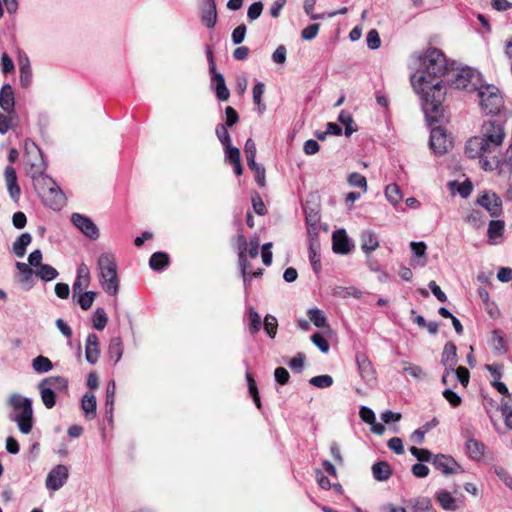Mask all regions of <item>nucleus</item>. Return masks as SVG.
Instances as JSON below:
<instances>
[{
  "mask_svg": "<svg viewBox=\"0 0 512 512\" xmlns=\"http://www.w3.org/2000/svg\"><path fill=\"white\" fill-rule=\"evenodd\" d=\"M416 72L411 77L415 91L422 99V109L430 125L442 117V102L446 90L442 77L454 70L455 62L448 63L442 51L429 48L425 53L412 55Z\"/></svg>",
  "mask_w": 512,
  "mask_h": 512,
  "instance_id": "1",
  "label": "nucleus"
},
{
  "mask_svg": "<svg viewBox=\"0 0 512 512\" xmlns=\"http://www.w3.org/2000/svg\"><path fill=\"white\" fill-rule=\"evenodd\" d=\"M505 130L500 120L491 119L481 125L479 135L471 137L465 144L468 158L479 159L483 170H498L499 174H510L512 162L509 155L501 153Z\"/></svg>",
  "mask_w": 512,
  "mask_h": 512,
  "instance_id": "2",
  "label": "nucleus"
},
{
  "mask_svg": "<svg viewBox=\"0 0 512 512\" xmlns=\"http://www.w3.org/2000/svg\"><path fill=\"white\" fill-rule=\"evenodd\" d=\"M25 151L28 156L27 164L29 165L27 174L32 178L34 190L40 197L50 187H54L56 182L51 177L44 174L46 163L39 147L36 146L34 142H26Z\"/></svg>",
  "mask_w": 512,
  "mask_h": 512,
  "instance_id": "3",
  "label": "nucleus"
},
{
  "mask_svg": "<svg viewBox=\"0 0 512 512\" xmlns=\"http://www.w3.org/2000/svg\"><path fill=\"white\" fill-rule=\"evenodd\" d=\"M8 404L12 408L9 419L16 422L21 433L29 434L34 423L32 400L18 393H13L8 399Z\"/></svg>",
  "mask_w": 512,
  "mask_h": 512,
  "instance_id": "4",
  "label": "nucleus"
},
{
  "mask_svg": "<svg viewBox=\"0 0 512 512\" xmlns=\"http://www.w3.org/2000/svg\"><path fill=\"white\" fill-rule=\"evenodd\" d=\"M99 280L103 290L109 295H116L119 291L117 265L113 254L102 253L97 261Z\"/></svg>",
  "mask_w": 512,
  "mask_h": 512,
  "instance_id": "5",
  "label": "nucleus"
},
{
  "mask_svg": "<svg viewBox=\"0 0 512 512\" xmlns=\"http://www.w3.org/2000/svg\"><path fill=\"white\" fill-rule=\"evenodd\" d=\"M38 388L44 406L52 409L56 404V391L67 390L68 380L62 376L46 377L39 382Z\"/></svg>",
  "mask_w": 512,
  "mask_h": 512,
  "instance_id": "6",
  "label": "nucleus"
},
{
  "mask_svg": "<svg viewBox=\"0 0 512 512\" xmlns=\"http://www.w3.org/2000/svg\"><path fill=\"white\" fill-rule=\"evenodd\" d=\"M477 91L480 106L487 114H496L503 106V98L499 89L491 84H482L474 90Z\"/></svg>",
  "mask_w": 512,
  "mask_h": 512,
  "instance_id": "7",
  "label": "nucleus"
},
{
  "mask_svg": "<svg viewBox=\"0 0 512 512\" xmlns=\"http://www.w3.org/2000/svg\"><path fill=\"white\" fill-rule=\"evenodd\" d=\"M482 82L481 74L470 67L457 69L452 85L457 89L474 91Z\"/></svg>",
  "mask_w": 512,
  "mask_h": 512,
  "instance_id": "8",
  "label": "nucleus"
},
{
  "mask_svg": "<svg viewBox=\"0 0 512 512\" xmlns=\"http://www.w3.org/2000/svg\"><path fill=\"white\" fill-rule=\"evenodd\" d=\"M492 386L504 396L501 402V413L506 427L512 429V396L503 382L494 381Z\"/></svg>",
  "mask_w": 512,
  "mask_h": 512,
  "instance_id": "9",
  "label": "nucleus"
},
{
  "mask_svg": "<svg viewBox=\"0 0 512 512\" xmlns=\"http://www.w3.org/2000/svg\"><path fill=\"white\" fill-rule=\"evenodd\" d=\"M477 204L482 206L491 217H498L502 213V200L494 192H485L480 195Z\"/></svg>",
  "mask_w": 512,
  "mask_h": 512,
  "instance_id": "10",
  "label": "nucleus"
},
{
  "mask_svg": "<svg viewBox=\"0 0 512 512\" xmlns=\"http://www.w3.org/2000/svg\"><path fill=\"white\" fill-rule=\"evenodd\" d=\"M69 471L65 465L55 466L47 475L46 487L49 490H59L68 480Z\"/></svg>",
  "mask_w": 512,
  "mask_h": 512,
  "instance_id": "11",
  "label": "nucleus"
},
{
  "mask_svg": "<svg viewBox=\"0 0 512 512\" xmlns=\"http://www.w3.org/2000/svg\"><path fill=\"white\" fill-rule=\"evenodd\" d=\"M430 148L439 155L444 154L450 141L445 130L441 126L432 127L429 139Z\"/></svg>",
  "mask_w": 512,
  "mask_h": 512,
  "instance_id": "12",
  "label": "nucleus"
},
{
  "mask_svg": "<svg viewBox=\"0 0 512 512\" xmlns=\"http://www.w3.org/2000/svg\"><path fill=\"white\" fill-rule=\"evenodd\" d=\"M247 240L244 235L239 234L237 236V249H238V257H239V266L240 271L243 277L244 286L247 289L249 284L248 275H250V264L247 260Z\"/></svg>",
  "mask_w": 512,
  "mask_h": 512,
  "instance_id": "13",
  "label": "nucleus"
},
{
  "mask_svg": "<svg viewBox=\"0 0 512 512\" xmlns=\"http://www.w3.org/2000/svg\"><path fill=\"white\" fill-rule=\"evenodd\" d=\"M40 198L45 206L53 210H60L66 202L64 193L56 183L54 187H50Z\"/></svg>",
  "mask_w": 512,
  "mask_h": 512,
  "instance_id": "14",
  "label": "nucleus"
},
{
  "mask_svg": "<svg viewBox=\"0 0 512 512\" xmlns=\"http://www.w3.org/2000/svg\"><path fill=\"white\" fill-rule=\"evenodd\" d=\"M432 465L436 470L445 475H451L462 471L461 466L451 456L437 454L433 457Z\"/></svg>",
  "mask_w": 512,
  "mask_h": 512,
  "instance_id": "15",
  "label": "nucleus"
},
{
  "mask_svg": "<svg viewBox=\"0 0 512 512\" xmlns=\"http://www.w3.org/2000/svg\"><path fill=\"white\" fill-rule=\"evenodd\" d=\"M71 221L85 236L91 239H97L99 237V230L90 218L79 213H73Z\"/></svg>",
  "mask_w": 512,
  "mask_h": 512,
  "instance_id": "16",
  "label": "nucleus"
},
{
  "mask_svg": "<svg viewBox=\"0 0 512 512\" xmlns=\"http://www.w3.org/2000/svg\"><path fill=\"white\" fill-rule=\"evenodd\" d=\"M4 180L9 197L14 203H18L21 197V188L17 181V173L13 166L8 165L4 170Z\"/></svg>",
  "mask_w": 512,
  "mask_h": 512,
  "instance_id": "17",
  "label": "nucleus"
},
{
  "mask_svg": "<svg viewBox=\"0 0 512 512\" xmlns=\"http://www.w3.org/2000/svg\"><path fill=\"white\" fill-rule=\"evenodd\" d=\"M356 361L359 369L360 377L370 386H373L376 382V372L372 366V363L366 357L365 354H357Z\"/></svg>",
  "mask_w": 512,
  "mask_h": 512,
  "instance_id": "18",
  "label": "nucleus"
},
{
  "mask_svg": "<svg viewBox=\"0 0 512 512\" xmlns=\"http://www.w3.org/2000/svg\"><path fill=\"white\" fill-rule=\"evenodd\" d=\"M332 248L337 254H348L351 251L350 241L344 229L336 230L332 235Z\"/></svg>",
  "mask_w": 512,
  "mask_h": 512,
  "instance_id": "19",
  "label": "nucleus"
},
{
  "mask_svg": "<svg viewBox=\"0 0 512 512\" xmlns=\"http://www.w3.org/2000/svg\"><path fill=\"white\" fill-rule=\"evenodd\" d=\"M217 20L216 4L214 0H203L201 21L207 29H212Z\"/></svg>",
  "mask_w": 512,
  "mask_h": 512,
  "instance_id": "20",
  "label": "nucleus"
},
{
  "mask_svg": "<svg viewBox=\"0 0 512 512\" xmlns=\"http://www.w3.org/2000/svg\"><path fill=\"white\" fill-rule=\"evenodd\" d=\"M99 356H100V348H99L98 336L94 333H90L87 336L86 345H85L86 360L91 364H95L98 361Z\"/></svg>",
  "mask_w": 512,
  "mask_h": 512,
  "instance_id": "21",
  "label": "nucleus"
},
{
  "mask_svg": "<svg viewBox=\"0 0 512 512\" xmlns=\"http://www.w3.org/2000/svg\"><path fill=\"white\" fill-rule=\"evenodd\" d=\"M0 107L8 114L15 110V98L10 84H4L0 89Z\"/></svg>",
  "mask_w": 512,
  "mask_h": 512,
  "instance_id": "22",
  "label": "nucleus"
},
{
  "mask_svg": "<svg viewBox=\"0 0 512 512\" xmlns=\"http://www.w3.org/2000/svg\"><path fill=\"white\" fill-rule=\"evenodd\" d=\"M435 498L440 507L445 511H456L460 507L457 499L447 490H439L435 494Z\"/></svg>",
  "mask_w": 512,
  "mask_h": 512,
  "instance_id": "23",
  "label": "nucleus"
},
{
  "mask_svg": "<svg viewBox=\"0 0 512 512\" xmlns=\"http://www.w3.org/2000/svg\"><path fill=\"white\" fill-rule=\"evenodd\" d=\"M441 363L445 369L454 371V367H456L457 364L456 345L454 343L448 342L445 344Z\"/></svg>",
  "mask_w": 512,
  "mask_h": 512,
  "instance_id": "24",
  "label": "nucleus"
},
{
  "mask_svg": "<svg viewBox=\"0 0 512 512\" xmlns=\"http://www.w3.org/2000/svg\"><path fill=\"white\" fill-rule=\"evenodd\" d=\"M361 248L369 254L379 247V241L376 234L373 231L366 230L361 233Z\"/></svg>",
  "mask_w": 512,
  "mask_h": 512,
  "instance_id": "25",
  "label": "nucleus"
},
{
  "mask_svg": "<svg viewBox=\"0 0 512 512\" xmlns=\"http://www.w3.org/2000/svg\"><path fill=\"white\" fill-rule=\"evenodd\" d=\"M90 275L86 265L82 264L78 268V275L76 281L73 283V299H76L77 293L82 292L83 286L89 283Z\"/></svg>",
  "mask_w": 512,
  "mask_h": 512,
  "instance_id": "26",
  "label": "nucleus"
},
{
  "mask_svg": "<svg viewBox=\"0 0 512 512\" xmlns=\"http://www.w3.org/2000/svg\"><path fill=\"white\" fill-rule=\"evenodd\" d=\"M81 407L86 418L93 419L96 416L97 402L93 393H85L82 397Z\"/></svg>",
  "mask_w": 512,
  "mask_h": 512,
  "instance_id": "27",
  "label": "nucleus"
},
{
  "mask_svg": "<svg viewBox=\"0 0 512 512\" xmlns=\"http://www.w3.org/2000/svg\"><path fill=\"white\" fill-rule=\"evenodd\" d=\"M372 474L377 481H386L390 478L392 471L386 461H379L373 464Z\"/></svg>",
  "mask_w": 512,
  "mask_h": 512,
  "instance_id": "28",
  "label": "nucleus"
},
{
  "mask_svg": "<svg viewBox=\"0 0 512 512\" xmlns=\"http://www.w3.org/2000/svg\"><path fill=\"white\" fill-rule=\"evenodd\" d=\"M465 449L468 456L473 460H480L483 457L484 445L475 439H467Z\"/></svg>",
  "mask_w": 512,
  "mask_h": 512,
  "instance_id": "29",
  "label": "nucleus"
},
{
  "mask_svg": "<svg viewBox=\"0 0 512 512\" xmlns=\"http://www.w3.org/2000/svg\"><path fill=\"white\" fill-rule=\"evenodd\" d=\"M32 236L29 233H22L13 243V252L17 257H23L26 253L27 246L31 243Z\"/></svg>",
  "mask_w": 512,
  "mask_h": 512,
  "instance_id": "30",
  "label": "nucleus"
},
{
  "mask_svg": "<svg viewBox=\"0 0 512 512\" xmlns=\"http://www.w3.org/2000/svg\"><path fill=\"white\" fill-rule=\"evenodd\" d=\"M19 71L21 86L24 88L29 87L32 82V70L27 57L24 60H20Z\"/></svg>",
  "mask_w": 512,
  "mask_h": 512,
  "instance_id": "31",
  "label": "nucleus"
},
{
  "mask_svg": "<svg viewBox=\"0 0 512 512\" xmlns=\"http://www.w3.org/2000/svg\"><path fill=\"white\" fill-rule=\"evenodd\" d=\"M410 512H436L428 497H418L410 502Z\"/></svg>",
  "mask_w": 512,
  "mask_h": 512,
  "instance_id": "32",
  "label": "nucleus"
},
{
  "mask_svg": "<svg viewBox=\"0 0 512 512\" xmlns=\"http://www.w3.org/2000/svg\"><path fill=\"white\" fill-rule=\"evenodd\" d=\"M169 264V256L164 252H155L151 255L149 265L152 270L159 271Z\"/></svg>",
  "mask_w": 512,
  "mask_h": 512,
  "instance_id": "33",
  "label": "nucleus"
},
{
  "mask_svg": "<svg viewBox=\"0 0 512 512\" xmlns=\"http://www.w3.org/2000/svg\"><path fill=\"white\" fill-rule=\"evenodd\" d=\"M309 259L311 262L312 269L315 273H319L321 270L320 263V243H316L315 241L309 243Z\"/></svg>",
  "mask_w": 512,
  "mask_h": 512,
  "instance_id": "34",
  "label": "nucleus"
},
{
  "mask_svg": "<svg viewBox=\"0 0 512 512\" xmlns=\"http://www.w3.org/2000/svg\"><path fill=\"white\" fill-rule=\"evenodd\" d=\"M309 320L318 328L327 326V317L325 313L318 308H311L307 311Z\"/></svg>",
  "mask_w": 512,
  "mask_h": 512,
  "instance_id": "35",
  "label": "nucleus"
},
{
  "mask_svg": "<svg viewBox=\"0 0 512 512\" xmlns=\"http://www.w3.org/2000/svg\"><path fill=\"white\" fill-rule=\"evenodd\" d=\"M206 56L209 63V72L211 76V85H214L215 83L219 82L220 80L224 79V76L216 71V65L214 62L213 53L211 50L210 45L206 46Z\"/></svg>",
  "mask_w": 512,
  "mask_h": 512,
  "instance_id": "36",
  "label": "nucleus"
},
{
  "mask_svg": "<svg viewBox=\"0 0 512 512\" xmlns=\"http://www.w3.org/2000/svg\"><path fill=\"white\" fill-rule=\"evenodd\" d=\"M35 275L43 281H51L58 277V271L49 264H42L35 271Z\"/></svg>",
  "mask_w": 512,
  "mask_h": 512,
  "instance_id": "37",
  "label": "nucleus"
},
{
  "mask_svg": "<svg viewBox=\"0 0 512 512\" xmlns=\"http://www.w3.org/2000/svg\"><path fill=\"white\" fill-rule=\"evenodd\" d=\"M490 344L497 352L504 353L507 350L504 333L501 330L495 329L492 331Z\"/></svg>",
  "mask_w": 512,
  "mask_h": 512,
  "instance_id": "38",
  "label": "nucleus"
},
{
  "mask_svg": "<svg viewBox=\"0 0 512 512\" xmlns=\"http://www.w3.org/2000/svg\"><path fill=\"white\" fill-rule=\"evenodd\" d=\"M116 393V385L114 381H110L106 388V400H105V408L106 413L109 419L112 418L113 407H114V399Z\"/></svg>",
  "mask_w": 512,
  "mask_h": 512,
  "instance_id": "39",
  "label": "nucleus"
},
{
  "mask_svg": "<svg viewBox=\"0 0 512 512\" xmlns=\"http://www.w3.org/2000/svg\"><path fill=\"white\" fill-rule=\"evenodd\" d=\"M96 297V293L93 291H86L77 293L76 299H73L83 310L91 308Z\"/></svg>",
  "mask_w": 512,
  "mask_h": 512,
  "instance_id": "40",
  "label": "nucleus"
},
{
  "mask_svg": "<svg viewBox=\"0 0 512 512\" xmlns=\"http://www.w3.org/2000/svg\"><path fill=\"white\" fill-rule=\"evenodd\" d=\"M305 220L307 226L320 225V213L318 207H310L308 204L304 206Z\"/></svg>",
  "mask_w": 512,
  "mask_h": 512,
  "instance_id": "41",
  "label": "nucleus"
},
{
  "mask_svg": "<svg viewBox=\"0 0 512 512\" xmlns=\"http://www.w3.org/2000/svg\"><path fill=\"white\" fill-rule=\"evenodd\" d=\"M505 222L503 220H491L488 225V237L495 240L503 235Z\"/></svg>",
  "mask_w": 512,
  "mask_h": 512,
  "instance_id": "42",
  "label": "nucleus"
},
{
  "mask_svg": "<svg viewBox=\"0 0 512 512\" xmlns=\"http://www.w3.org/2000/svg\"><path fill=\"white\" fill-rule=\"evenodd\" d=\"M32 367L37 373H46L52 369L53 364L47 357L39 355L32 360Z\"/></svg>",
  "mask_w": 512,
  "mask_h": 512,
  "instance_id": "43",
  "label": "nucleus"
},
{
  "mask_svg": "<svg viewBox=\"0 0 512 512\" xmlns=\"http://www.w3.org/2000/svg\"><path fill=\"white\" fill-rule=\"evenodd\" d=\"M411 250L413 254L418 258L417 262L420 266H424L426 264V249L427 246L424 242H411L410 243Z\"/></svg>",
  "mask_w": 512,
  "mask_h": 512,
  "instance_id": "44",
  "label": "nucleus"
},
{
  "mask_svg": "<svg viewBox=\"0 0 512 512\" xmlns=\"http://www.w3.org/2000/svg\"><path fill=\"white\" fill-rule=\"evenodd\" d=\"M333 295L339 298H348V297H354L359 298L361 296V291L357 288L350 286V287H343V286H337L333 289Z\"/></svg>",
  "mask_w": 512,
  "mask_h": 512,
  "instance_id": "45",
  "label": "nucleus"
},
{
  "mask_svg": "<svg viewBox=\"0 0 512 512\" xmlns=\"http://www.w3.org/2000/svg\"><path fill=\"white\" fill-rule=\"evenodd\" d=\"M403 372L410 375L414 379L420 380L425 377V372L419 365H414L408 361H402Z\"/></svg>",
  "mask_w": 512,
  "mask_h": 512,
  "instance_id": "46",
  "label": "nucleus"
},
{
  "mask_svg": "<svg viewBox=\"0 0 512 512\" xmlns=\"http://www.w3.org/2000/svg\"><path fill=\"white\" fill-rule=\"evenodd\" d=\"M338 121L345 126L344 133L347 137L351 136L352 133L356 131V129L352 127L353 118L348 111L342 110L338 115Z\"/></svg>",
  "mask_w": 512,
  "mask_h": 512,
  "instance_id": "47",
  "label": "nucleus"
},
{
  "mask_svg": "<svg viewBox=\"0 0 512 512\" xmlns=\"http://www.w3.org/2000/svg\"><path fill=\"white\" fill-rule=\"evenodd\" d=\"M109 355L111 358L115 357V362H118L123 355V344L119 337H115L109 344Z\"/></svg>",
  "mask_w": 512,
  "mask_h": 512,
  "instance_id": "48",
  "label": "nucleus"
},
{
  "mask_svg": "<svg viewBox=\"0 0 512 512\" xmlns=\"http://www.w3.org/2000/svg\"><path fill=\"white\" fill-rule=\"evenodd\" d=\"M385 196L392 205L399 203L402 198L399 186L396 184L387 185L385 188Z\"/></svg>",
  "mask_w": 512,
  "mask_h": 512,
  "instance_id": "49",
  "label": "nucleus"
},
{
  "mask_svg": "<svg viewBox=\"0 0 512 512\" xmlns=\"http://www.w3.org/2000/svg\"><path fill=\"white\" fill-rule=\"evenodd\" d=\"M263 328L270 338H274L277 333L278 321L270 314H267L263 320Z\"/></svg>",
  "mask_w": 512,
  "mask_h": 512,
  "instance_id": "50",
  "label": "nucleus"
},
{
  "mask_svg": "<svg viewBox=\"0 0 512 512\" xmlns=\"http://www.w3.org/2000/svg\"><path fill=\"white\" fill-rule=\"evenodd\" d=\"M263 325L260 315L253 309H249V331L251 334L259 332Z\"/></svg>",
  "mask_w": 512,
  "mask_h": 512,
  "instance_id": "51",
  "label": "nucleus"
},
{
  "mask_svg": "<svg viewBox=\"0 0 512 512\" xmlns=\"http://www.w3.org/2000/svg\"><path fill=\"white\" fill-rule=\"evenodd\" d=\"M108 322V317L103 308H97L93 315V327L103 330Z\"/></svg>",
  "mask_w": 512,
  "mask_h": 512,
  "instance_id": "52",
  "label": "nucleus"
},
{
  "mask_svg": "<svg viewBox=\"0 0 512 512\" xmlns=\"http://www.w3.org/2000/svg\"><path fill=\"white\" fill-rule=\"evenodd\" d=\"M465 221L474 228H481L484 225V215L481 211L472 210Z\"/></svg>",
  "mask_w": 512,
  "mask_h": 512,
  "instance_id": "53",
  "label": "nucleus"
},
{
  "mask_svg": "<svg viewBox=\"0 0 512 512\" xmlns=\"http://www.w3.org/2000/svg\"><path fill=\"white\" fill-rule=\"evenodd\" d=\"M309 383L317 388H328L333 384V378L330 375L323 374L314 376L309 380Z\"/></svg>",
  "mask_w": 512,
  "mask_h": 512,
  "instance_id": "54",
  "label": "nucleus"
},
{
  "mask_svg": "<svg viewBox=\"0 0 512 512\" xmlns=\"http://www.w3.org/2000/svg\"><path fill=\"white\" fill-rule=\"evenodd\" d=\"M348 183L350 186L361 188L364 192L367 191V180L360 173L353 172L349 174Z\"/></svg>",
  "mask_w": 512,
  "mask_h": 512,
  "instance_id": "55",
  "label": "nucleus"
},
{
  "mask_svg": "<svg viewBox=\"0 0 512 512\" xmlns=\"http://www.w3.org/2000/svg\"><path fill=\"white\" fill-rule=\"evenodd\" d=\"M244 150H245V154H246L247 165L248 166L255 165L257 149H256L255 142L251 138H249L246 141Z\"/></svg>",
  "mask_w": 512,
  "mask_h": 512,
  "instance_id": "56",
  "label": "nucleus"
},
{
  "mask_svg": "<svg viewBox=\"0 0 512 512\" xmlns=\"http://www.w3.org/2000/svg\"><path fill=\"white\" fill-rule=\"evenodd\" d=\"M410 453L421 462H431L433 455L428 449L417 448L415 446L410 447Z\"/></svg>",
  "mask_w": 512,
  "mask_h": 512,
  "instance_id": "57",
  "label": "nucleus"
},
{
  "mask_svg": "<svg viewBox=\"0 0 512 512\" xmlns=\"http://www.w3.org/2000/svg\"><path fill=\"white\" fill-rule=\"evenodd\" d=\"M215 90L216 97L220 101H227L230 96V92L226 86L225 79L220 80L219 82L212 85Z\"/></svg>",
  "mask_w": 512,
  "mask_h": 512,
  "instance_id": "58",
  "label": "nucleus"
},
{
  "mask_svg": "<svg viewBox=\"0 0 512 512\" xmlns=\"http://www.w3.org/2000/svg\"><path fill=\"white\" fill-rule=\"evenodd\" d=\"M215 133L224 147H228L231 144V137L227 130L226 125L218 124L216 126Z\"/></svg>",
  "mask_w": 512,
  "mask_h": 512,
  "instance_id": "59",
  "label": "nucleus"
},
{
  "mask_svg": "<svg viewBox=\"0 0 512 512\" xmlns=\"http://www.w3.org/2000/svg\"><path fill=\"white\" fill-rule=\"evenodd\" d=\"M470 374L467 368L465 367H454V381H459L463 387H467L469 384Z\"/></svg>",
  "mask_w": 512,
  "mask_h": 512,
  "instance_id": "60",
  "label": "nucleus"
},
{
  "mask_svg": "<svg viewBox=\"0 0 512 512\" xmlns=\"http://www.w3.org/2000/svg\"><path fill=\"white\" fill-rule=\"evenodd\" d=\"M306 356L304 353L299 352L294 358L288 362V366L297 373L302 372L305 364Z\"/></svg>",
  "mask_w": 512,
  "mask_h": 512,
  "instance_id": "61",
  "label": "nucleus"
},
{
  "mask_svg": "<svg viewBox=\"0 0 512 512\" xmlns=\"http://www.w3.org/2000/svg\"><path fill=\"white\" fill-rule=\"evenodd\" d=\"M311 341L314 345H316L319 350L323 353H328L330 349L329 342L320 334V333H314L311 336Z\"/></svg>",
  "mask_w": 512,
  "mask_h": 512,
  "instance_id": "62",
  "label": "nucleus"
},
{
  "mask_svg": "<svg viewBox=\"0 0 512 512\" xmlns=\"http://www.w3.org/2000/svg\"><path fill=\"white\" fill-rule=\"evenodd\" d=\"M361 420L367 424H374L376 417L372 409L367 406H361L359 410Z\"/></svg>",
  "mask_w": 512,
  "mask_h": 512,
  "instance_id": "63",
  "label": "nucleus"
},
{
  "mask_svg": "<svg viewBox=\"0 0 512 512\" xmlns=\"http://www.w3.org/2000/svg\"><path fill=\"white\" fill-rule=\"evenodd\" d=\"M274 378L280 385H285L290 379V374L284 367H278L274 371Z\"/></svg>",
  "mask_w": 512,
  "mask_h": 512,
  "instance_id": "64",
  "label": "nucleus"
}]
</instances>
